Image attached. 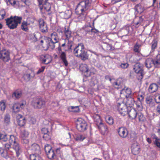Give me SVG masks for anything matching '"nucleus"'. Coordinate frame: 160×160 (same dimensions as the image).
<instances>
[{
    "mask_svg": "<svg viewBox=\"0 0 160 160\" xmlns=\"http://www.w3.org/2000/svg\"><path fill=\"white\" fill-rule=\"evenodd\" d=\"M158 89V86L156 83H153L150 85L148 90L150 92L153 93L156 92Z\"/></svg>",
    "mask_w": 160,
    "mask_h": 160,
    "instance_id": "obj_23",
    "label": "nucleus"
},
{
    "mask_svg": "<svg viewBox=\"0 0 160 160\" xmlns=\"http://www.w3.org/2000/svg\"><path fill=\"white\" fill-rule=\"evenodd\" d=\"M4 149L7 152L9 149V148H11V145L10 144L8 143H6L4 144Z\"/></svg>",
    "mask_w": 160,
    "mask_h": 160,
    "instance_id": "obj_56",
    "label": "nucleus"
},
{
    "mask_svg": "<svg viewBox=\"0 0 160 160\" xmlns=\"http://www.w3.org/2000/svg\"><path fill=\"white\" fill-rule=\"evenodd\" d=\"M80 71L88 74V76H90L91 74L90 69H89L88 66L86 64H82L80 67Z\"/></svg>",
    "mask_w": 160,
    "mask_h": 160,
    "instance_id": "obj_16",
    "label": "nucleus"
},
{
    "mask_svg": "<svg viewBox=\"0 0 160 160\" xmlns=\"http://www.w3.org/2000/svg\"><path fill=\"white\" fill-rule=\"evenodd\" d=\"M65 42H67L66 43V47H67V48H64V49L65 51H68L69 50H71V47L72 45V42L71 41L69 40V39H66L65 40Z\"/></svg>",
    "mask_w": 160,
    "mask_h": 160,
    "instance_id": "obj_28",
    "label": "nucleus"
},
{
    "mask_svg": "<svg viewBox=\"0 0 160 160\" xmlns=\"http://www.w3.org/2000/svg\"><path fill=\"white\" fill-rule=\"evenodd\" d=\"M29 26L27 23L25 21L22 22V25L21 28L22 29L25 31H27L28 30V27Z\"/></svg>",
    "mask_w": 160,
    "mask_h": 160,
    "instance_id": "obj_36",
    "label": "nucleus"
},
{
    "mask_svg": "<svg viewBox=\"0 0 160 160\" xmlns=\"http://www.w3.org/2000/svg\"><path fill=\"white\" fill-rule=\"evenodd\" d=\"M152 48L154 49L157 45V42L156 40H154L152 42Z\"/></svg>",
    "mask_w": 160,
    "mask_h": 160,
    "instance_id": "obj_54",
    "label": "nucleus"
},
{
    "mask_svg": "<svg viewBox=\"0 0 160 160\" xmlns=\"http://www.w3.org/2000/svg\"><path fill=\"white\" fill-rule=\"evenodd\" d=\"M92 0H86L80 2L76 8V12L79 14L78 19L80 21L84 20L87 14V10L91 9Z\"/></svg>",
    "mask_w": 160,
    "mask_h": 160,
    "instance_id": "obj_1",
    "label": "nucleus"
},
{
    "mask_svg": "<svg viewBox=\"0 0 160 160\" xmlns=\"http://www.w3.org/2000/svg\"><path fill=\"white\" fill-rule=\"evenodd\" d=\"M0 59L4 62H7L10 60V53L9 51L4 49L0 52Z\"/></svg>",
    "mask_w": 160,
    "mask_h": 160,
    "instance_id": "obj_13",
    "label": "nucleus"
},
{
    "mask_svg": "<svg viewBox=\"0 0 160 160\" xmlns=\"http://www.w3.org/2000/svg\"><path fill=\"white\" fill-rule=\"evenodd\" d=\"M6 15L5 11L3 9L0 10V20L3 19Z\"/></svg>",
    "mask_w": 160,
    "mask_h": 160,
    "instance_id": "obj_49",
    "label": "nucleus"
},
{
    "mask_svg": "<svg viewBox=\"0 0 160 160\" xmlns=\"http://www.w3.org/2000/svg\"><path fill=\"white\" fill-rule=\"evenodd\" d=\"M40 154H32L30 156L31 160H43L42 157L39 155Z\"/></svg>",
    "mask_w": 160,
    "mask_h": 160,
    "instance_id": "obj_25",
    "label": "nucleus"
},
{
    "mask_svg": "<svg viewBox=\"0 0 160 160\" xmlns=\"http://www.w3.org/2000/svg\"><path fill=\"white\" fill-rule=\"evenodd\" d=\"M45 69V67L44 66H42L41 67V68L39 69L38 71L37 72V74H38L41 72H43Z\"/></svg>",
    "mask_w": 160,
    "mask_h": 160,
    "instance_id": "obj_64",
    "label": "nucleus"
},
{
    "mask_svg": "<svg viewBox=\"0 0 160 160\" xmlns=\"http://www.w3.org/2000/svg\"><path fill=\"white\" fill-rule=\"evenodd\" d=\"M130 31L129 27H125L122 28L118 32L121 33L122 36H127L129 33Z\"/></svg>",
    "mask_w": 160,
    "mask_h": 160,
    "instance_id": "obj_21",
    "label": "nucleus"
},
{
    "mask_svg": "<svg viewBox=\"0 0 160 160\" xmlns=\"http://www.w3.org/2000/svg\"><path fill=\"white\" fill-rule=\"evenodd\" d=\"M18 125L21 127L23 126L26 122L25 118H21V120H18L17 121Z\"/></svg>",
    "mask_w": 160,
    "mask_h": 160,
    "instance_id": "obj_41",
    "label": "nucleus"
},
{
    "mask_svg": "<svg viewBox=\"0 0 160 160\" xmlns=\"http://www.w3.org/2000/svg\"><path fill=\"white\" fill-rule=\"evenodd\" d=\"M139 148L138 146H137L135 148H132V152L133 154L136 155L139 152Z\"/></svg>",
    "mask_w": 160,
    "mask_h": 160,
    "instance_id": "obj_45",
    "label": "nucleus"
},
{
    "mask_svg": "<svg viewBox=\"0 0 160 160\" xmlns=\"http://www.w3.org/2000/svg\"><path fill=\"white\" fill-rule=\"evenodd\" d=\"M153 66L155 68L160 67V54H158L153 60Z\"/></svg>",
    "mask_w": 160,
    "mask_h": 160,
    "instance_id": "obj_24",
    "label": "nucleus"
},
{
    "mask_svg": "<svg viewBox=\"0 0 160 160\" xmlns=\"http://www.w3.org/2000/svg\"><path fill=\"white\" fill-rule=\"evenodd\" d=\"M31 149L34 153L41 154V151L39 146L37 144L34 143L31 146Z\"/></svg>",
    "mask_w": 160,
    "mask_h": 160,
    "instance_id": "obj_19",
    "label": "nucleus"
},
{
    "mask_svg": "<svg viewBox=\"0 0 160 160\" xmlns=\"http://www.w3.org/2000/svg\"><path fill=\"white\" fill-rule=\"evenodd\" d=\"M26 105V102L24 101H23L21 102L18 103V105H19V107L20 108H23Z\"/></svg>",
    "mask_w": 160,
    "mask_h": 160,
    "instance_id": "obj_57",
    "label": "nucleus"
},
{
    "mask_svg": "<svg viewBox=\"0 0 160 160\" xmlns=\"http://www.w3.org/2000/svg\"><path fill=\"white\" fill-rule=\"evenodd\" d=\"M60 54V57L64 65L66 66H68V63L66 60V53L64 52H61V53Z\"/></svg>",
    "mask_w": 160,
    "mask_h": 160,
    "instance_id": "obj_26",
    "label": "nucleus"
},
{
    "mask_svg": "<svg viewBox=\"0 0 160 160\" xmlns=\"http://www.w3.org/2000/svg\"><path fill=\"white\" fill-rule=\"evenodd\" d=\"M152 101V98L150 96L147 97L146 99V102L147 104H149Z\"/></svg>",
    "mask_w": 160,
    "mask_h": 160,
    "instance_id": "obj_60",
    "label": "nucleus"
},
{
    "mask_svg": "<svg viewBox=\"0 0 160 160\" xmlns=\"http://www.w3.org/2000/svg\"><path fill=\"white\" fill-rule=\"evenodd\" d=\"M8 3H9L12 6H14L16 4V1L15 0H8Z\"/></svg>",
    "mask_w": 160,
    "mask_h": 160,
    "instance_id": "obj_63",
    "label": "nucleus"
},
{
    "mask_svg": "<svg viewBox=\"0 0 160 160\" xmlns=\"http://www.w3.org/2000/svg\"><path fill=\"white\" fill-rule=\"evenodd\" d=\"M4 122L7 125L9 124L10 123V117L9 115L7 114L5 115L4 118Z\"/></svg>",
    "mask_w": 160,
    "mask_h": 160,
    "instance_id": "obj_47",
    "label": "nucleus"
},
{
    "mask_svg": "<svg viewBox=\"0 0 160 160\" xmlns=\"http://www.w3.org/2000/svg\"><path fill=\"white\" fill-rule=\"evenodd\" d=\"M127 113L131 118L134 119L136 118L138 113L134 108H132L128 109L126 114Z\"/></svg>",
    "mask_w": 160,
    "mask_h": 160,
    "instance_id": "obj_17",
    "label": "nucleus"
},
{
    "mask_svg": "<svg viewBox=\"0 0 160 160\" xmlns=\"http://www.w3.org/2000/svg\"><path fill=\"white\" fill-rule=\"evenodd\" d=\"M40 60L42 63L47 64L51 62L52 60V58L50 55L47 54L41 57Z\"/></svg>",
    "mask_w": 160,
    "mask_h": 160,
    "instance_id": "obj_18",
    "label": "nucleus"
},
{
    "mask_svg": "<svg viewBox=\"0 0 160 160\" xmlns=\"http://www.w3.org/2000/svg\"><path fill=\"white\" fill-rule=\"evenodd\" d=\"M9 141V143L12 145L13 149L15 151L16 156L18 157L22 152V150L18 143V138L14 135H10Z\"/></svg>",
    "mask_w": 160,
    "mask_h": 160,
    "instance_id": "obj_4",
    "label": "nucleus"
},
{
    "mask_svg": "<svg viewBox=\"0 0 160 160\" xmlns=\"http://www.w3.org/2000/svg\"><path fill=\"white\" fill-rule=\"evenodd\" d=\"M154 97L155 102L157 103H160V94L156 93Z\"/></svg>",
    "mask_w": 160,
    "mask_h": 160,
    "instance_id": "obj_43",
    "label": "nucleus"
},
{
    "mask_svg": "<svg viewBox=\"0 0 160 160\" xmlns=\"http://www.w3.org/2000/svg\"><path fill=\"white\" fill-rule=\"evenodd\" d=\"M145 64L147 68H150L153 65V60L151 58H148L146 59Z\"/></svg>",
    "mask_w": 160,
    "mask_h": 160,
    "instance_id": "obj_22",
    "label": "nucleus"
},
{
    "mask_svg": "<svg viewBox=\"0 0 160 160\" xmlns=\"http://www.w3.org/2000/svg\"><path fill=\"white\" fill-rule=\"evenodd\" d=\"M139 18V19L138 21L135 23V24L136 26L140 24L143 21V19L142 18V17H140Z\"/></svg>",
    "mask_w": 160,
    "mask_h": 160,
    "instance_id": "obj_61",
    "label": "nucleus"
},
{
    "mask_svg": "<svg viewBox=\"0 0 160 160\" xmlns=\"http://www.w3.org/2000/svg\"><path fill=\"white\" fill-rule=\"evenodd\" d=\"M45 151L48 158L52 159L55 157L53 150L51 146L49 144H46L44 147Z\"/></svg>",
    "mask_w": 160,
    "mask_h": 160,
    "instance_id": "obj_11",
    "label": "nucleus"
},
{
    "mask_svg": "<svg viewBox=\"0 0 160 160\" xmlns=\"http://www.w3.org/2000/svg\"><path fill=\"white\" fill-rule=\"evenodd\" d=\"M136 105L137 106V107L139 110L142 111V107L141 104V102H140V103L137 102V103Z\"/></svg>",
    "mask_w": 160,
    "mask_h": 160,
    "instance_id": "obj_55",
    "label": "nucleus"
},
{
    "mask_svg": "<svg viewBox=\"0 0 160 160\" xmlns=\"http://www.w3.org/2000/svg\"><path fill=\"white\" fill-rule=\"evenodd\" d=\"M128 65H129L127 62H124L118 64V67L122 69H125L128 67Z\"/></svg>",
    "mask_w": 160,
    "mask_h": 160,
    "instance_id": "obj_40",
    "label": "nucleus"
},
{
    "mask_svg": "<svg viewBox=\"0 0 160 160\" xmlns=\"http://www.w3.org/2000/svg\"><path fill=\"white\" fill-rule=\"evenodd\" d=\"M0 154L2 156L4 157L7 154V152L4 148H0Z\"/></svg>",
    "mask_w": 160,
    "mask_h": 160,
    "instance_id": "obj_51",
    "label": "nucleus"
},
{
    "mask_svg": "<svg viewBox=\"0 0 160 160\" xmlns=\"http://www.w3.org/2000/svg\"><path fill=\"white\" fill-rule=\"evenodd\" d=\"M126 98V104L123 102L121 103H118L117 105L118 111L123 116H125L126 114L128 109L132 108V106L134 102L133 98L131 97Z\"/></svg>",
    "mask_w": 160,
    "mask_h": 160,
    "instance_id": "obj_2",
    "label": "nucleus"
},
{
    "mask_svg": "<svg viewBox=\"0 0 160 160\" xmlns=\"http://www.w3.org/2000/svg\"><path fill=\"white\" fill-rule=\"evenodd\" d=\"M145 97V93L142 92H139L138 97V99L140 102H142L143 101Z\"/></svg>",
    "mask_w": 160,
    "mask_h": 160,
    "instance_id": "obj_34",
    "label": "nucleus"
},
{
    "mask_svg": "<svg viewBox=\"0 0 160 160\" xmlns=\"http://www.w3.org/2000/svg\"><path fill=\"white\" fill-rule=\"evenodd\" d=\"M126 95L127 96V98L129 97V95L131 93V91L130 89L129 88H127L126 89Z\"/></svg>",
    "mask_w": 160,
    "mask_h": 160,
    "instance_id": "obj_62",
    "label": "nucleus"
},
{
    "mask_svg": "<svg viewBox=\"0 0 160 160\" xmlns=\"http://www.w3.org/2000/svg\"><path fill=\"white\" fill-rule=\"evenodd\" d=\"M0 140L4 142L7 141L8 140V138L7 135L0 133Z\"/></svg>",
    "mask_w": 160,
    "mask_h": 160,
    "instance_id": "obj_48",
    "label": "nucleus"
},
{
    "mask_svg": "<svg viewBox=\"0 0 160 160\" xmlns=\"http://www.w3.org/2000/svg\"><path fill=\"white\" fill-rule=\"evenodd\" d=\"M50 134V132H49L47 134L43 135V138L46 141L49 140L51 138V136Z\"/></svg>",
    "mask_w": 160,
    "mask_h": 160,
    "instance_id": "obj_52",
    "label": "nucleus"
},
{
    "mask_svg": "<svg viewBox=\"0 0 160 160\" xmlns=\"http://www.w3.org/2000/svg\"><path fill=\"white\" fill-rule=\"evenodd\" d=\"M29 135L28 132L26 130H23L21 131L20 137L22 138H27Z\"/></svg>",
    "mask_w": 160,
    "mask_h": 160,
    "instance_id": "obj_33",
    "label": "nucleus"
},
{
    "mask_svg": "<svg viewBox=\"0 0 160 160\" xmlns=\"http://www.w3.org/2000/svg\"><path fill=\"white\" fill-rule=\"evenodd\" d=\"M45 103L44 101L42 99L35 98L32 100V104L35 108L40 109L44 107Z\"/></svg>",
    "mask_w": 160,
    "mask_h": 160,
    "instance_id": "obj_9",
    "label": "nucleus"
},
{
    "mask_svg": "<svg viewBox=\"0 0 160 160\" xmlns=\"http://www.w3.org/2000/svg\"><path fill=\"white\" fill-rule=\"evenodd\" d=\"M118 132L119 136L123 138H126L128 134V130L127 128L124 127L119 128L118 130Z\"/></svg>",
    "mask_w": 160,
    "mask_h": 160,
    "instance_id": "obj_15",
    "label": "nucleus"
},
{
    "mask_svg": "<svg viewBox=\"0 0 160 160\" xmlns=\"http://www.w3.org/2000/svg\"><path fill=\"white\" fill-rule=\"evenodd\" d=\"M22 18L20 17L11 16L10 18L6 19L7 25L10 29H13L16 28L19 24H20Z\"/></svg>",
    "mask_w": 160,
    "mask_h": 160,
    "instance_id": "obj_5",
    "label": "nucleus"
},
{
    "mask_svg": "<svg viewBox=\"0 0 160 160\" xmlns=\"http://www.w3.org/2000/svg\"><path fill=\"white\" fill-rule=\"evenodd\" d=\"M143 65L140 63H136L134 66L133 69L135 72L138 73L140 79L143 77Z\"/></svg>",
    "mask_w": 160,
    "mask_h": 160,
    "instance_id": "obj_12",
    "label": "nucleus"
},
{
    "mask_svg": "<svg viewBox=\"0 0 160 160\" xmlns=\"http://www.w3.org/2000/svg\"><path fill=\"white\" fill-rule=\"evenodd\" d=\"M87 123L83 119L79 118L77 121L76 127L78 131L80 132L84 131L86 129Z\"/></svg>",
    "mask_w": 160,
    "mask_h": 160,
    "instance_id": "obj_10",
    "label": "nucleus"
},
{
    "mask_svg": "<svg viewBox=\"0 0 160 160\" xmlns=\"http://www.w3.org/2000/svg\"><path fill=\"white\" fill-rule=\"evenodd\" d=\"M86 138V137L84 135L78 134L76 136L75 139L77 141H82Z\"/></svg>",
    "mask_w": 160,
    "mask_h": 160,
    "instance_id": "obj_35",
    "label": "nucleus"
},
{
    "mask_svg": "<svg viewBox=\"0 0 160 160\" xmlns=\"http://www.w3.org/2000/svg\"><path fill=\"white\" fill-rule=\"evenodd\" d=\"M6 108V101L2 100L0 102V108L1 110L4 111Z\"/></svg>",
    "mask_w": 160,
    "mask_h": 160,
    "instance_id": "obj_38",
    "label": "nucleus"
},
{
    "mask_svg": "<svg viewBox=\"0 0 160 160\" xmlns=\"http://www.w3.org/2000/svg\"><path fill=\"white\" fill-rule=\"evenodd\" d=\"M137 138L136 134L134 132H132L130 135V139L131 141H134Z\"/></svg>",
    "mask_w": 160,
    "mask_h": 160,
    "instance_id": "obj_39",
    "label": "nucleus"
},
{
    "mask_svg": "<svg viewBox=\"0 0 160 160\" xmlns=\"http://www.w3.org/2000/svg\"><path fill=\"white\" fill-rule=\"evenodd\" d=\"M41 132L44 135L49 132L48 129L46 128H43L42 129Z\"/></svg>",
    "mask_w": 160,
    "mask_h": 160,
    "instance_id": "obj_59",
    "label": "nucleus"
},
{
    "mask_svg": "<svg viewBox=\"0 0 160 160\" xmlns=\"http://www.w3.org/2000/svg\"><path fill=\"white\" fill-rule=\"evenodd\" d=\"M35 76V72L33 71H31L29 73L25 75L24 76V78L26 81H28L32 79Z\"/></svg>",
    "mask_w": 160,
    "mask_h": 160,
    "instance_id": "obj_20",
    "label": "nucleus"
},
{
    "mask_svg": "<svg viewBox=\"0 0 160 160\" xmlns=\"http://www.w3.org/2000/svg\"><path fill=\"white\" fill-rule=\"evenodd\" d=\"M137 116L138 119L139 121L142 122L144 121L145 118L142 113L141 112L138 113Z\"/></svg>",
    "mask_w": 160,
    "mask_h": 160,
    "instance_id": "obj_46",
    "label": "nucleus"
},
{
    "mask_svg": "<svg viewBox=\"0 0 160 160\" xmlns=\"http://www.w3.org/2000/svg\"><path fill=\"white\" fill-rule=\"evenodd\" d=\"M135 9L138 13H141L144 11V8L143 6L140 4H138L135 6Z\"/></svg>",
    "mask_w": 160,
    "mask_h": 160,
    "instance_id": "obj_29",
    "label": "nucleus"
},
{
    "mask_svg": "<svg viewBox=\"0 0 160 160\" xmlns=\"http://www.w3.org/2000/svg\"><path fill=\"white\" fill-rule=\"evenodd\" d=\"M25 22L29 26H31L34 22V19L32 18H28Z\"/></svg>",
    "mask_w": 160,
    "mask_h": 160,
    "instance_id": "obj_42",
    "label": "nucleus"
},
{
    "mask_svg": "<svg viewBox=\"0 0 160 160\" xmlns=\"http://www.w3.org/2000/svg\"><path fill=\"white\" fill-rule=\"evenodd\" d=\"M18 105V102L14 103L12 107V111L15 113L18 112L20 110V108Z\"/></svg>",
    "mask_w": 160,
    "mask_h": 160,
    "instance_id": "obj_30",
    "label": "nucleus"
},
{
    "mask_svg": "<svg viewBox=\"0 0 160 160\" xmlns=\"http://www.w3.org/2000/svg\"><path fill=\"white\" fill-rule=\"evenodd\" d=\"M139 45L136 44L134 48V51L135 52L139 53Z\"/></svg>",
    "mask_w": 160,
    "mask_h": 160,
    "instance_id": "obj_58",
    "label": "nucleus"
},
{
    "mask_svg": "<svg viewBox=\"0 0 160 160\" xmlns=\"http://www.w3.org/2000/svg\"><path fill=\"white\" fill-rule=\"evenodd\" d=\"M120 94H121V97L122 98H124V97L126 98H127V96L126 95V89H123L120 91Z\"/></svg>",
    "mask_w": 160,
    "mask_h": 160,
    "instance_id": "obj_50",
    "label": "nucleus"
},
{
    "mask_svg": "<svg viewBox=\"0 0 160 160\" xmlns=\"http://www.w3.org/2000/svg\"><path fill=\"white\" fill-rule=\"evenodd\" d=\"M64 33L65 36L66 37V39H69L71 36V32L69 30L68 28H65Z\"/></svg>",
    "mask_w": 160,
    "mask_h": 160,
    "instance_id": "obj_31",
    "label": "nucleus"
},
{
    "mask_svg": "<svg viewBox=\"0 0 160 160\" xmlns=\"http://www.w3.org/2000/svg\"><path fill=\"white\" fill-rule=\"evenodd\" d=\"M153 138L155 139L153 142L154 144L158 148H160V139L155 135H153Z\"/></svg>",
    "mask_w": 160,
    "mask_h": 160,
    "instance_id": "obj_27",
    "label": "nucleus"
},
{
    "mask_svg": "<svg viewBox=\"0 0 160 160\" xmlns=\"http://www.w3.org/2000/svg\"><path fill=\"white\" fill-rule=\"evenodd\" d=\"M106 122L109 125H112L113 123V120L112 117H107L106 118Z\"/></svg>",
    "mask_w": 160,
    "mask_h": 160,
    "instance_id": "obj_44",
    "label": "nucleus"
},
{
    "mask_svg": "<svg viewBox=\"0 0 160 160\" xmlns=\"http://www.w3.org/2000/svg\"><path fill=\"white\" fill-rule=\"evenodd\" d=\"M93 27L90 24L87 25V27L86 28V30H87L88 32L91 31L93 32Z\"/></svg>",
    "mask_w": 160,
    "mask_h": 160,
    "instance_id": "obj_53",
    "label": "nucleus"
},
{
    "mask_svg": "<svg viewBox=\"0 0 160 160\" xmlns=\"http://www.w3.org/2000/svg\"><path fill=\"white\" fill-rule=\"evenodd\" d=\"M38 22L40 31L43 33L47 32L48 31V27L44 20L40 18L39 19Z\"/></svg>",
    "mask_w": 160,
    "mask_h": 160,
    "instance_id": "obj_14",
    "label": "nucleus"
},
{
    "mask_svg": "<svg viewBox=\"0 0 160 160\" xmlns=\"http://www.w3.org/2000/svg\"><path fill=\"white\" fill-rule=\"evenodd\" d=\"M41 12L44 13L50 10L51 7L48 0H37Z\"/></svg>",
    "mask_w": 160,
    "mask_h": 160,
    "instance_id": "obj_8",
    "label": "nucleus"
},
{
    "mask_svg": "<svg viewBox=\"0 0 160 160\" xmlns=\"http://www.w3.org/2000/svg\"><path fill=\"white\" fill-rule=\"evenodd\" d=\"M48 41L47 48L52 49H54L55 48V44L59 41V38L57 33L56 32H53L51 33L50 36L49 38H46Z\"/></svg>",
    "mask_w": 160,
    "mask_h": 160,
    "instance_id": "obj_6",
    "label": "nucleus"
},
{
    "mask_svg": "<svg viewBox=\"0 0 160 160\" xmlns=\"http://www.w3.org/2000/svg\"><path fill=\"white\" fill-rule=\"evenodd\" d=\"M121 80V79H119L116 82H114L113 85L115 88H117V89H119L120 88L122 84L120 82Z\"/></svg>",
    "mask_w": 160,
    "mask_h": 160,
    "instance_id": "obj_37",
    "label": "nucleus"
},
{
    "mask_svg": "<svg viewBox=\"0 0 160 160\" xmlns=\"http://www.w3.org/2000/svg\"><path fill=\"white\" fill-rule=\"evenodd\" d=\"M73 52L75 56L79 57L83 60L88 58V56L85 51L84 46L82 43L78 44L74 48Z\"/></svg>",
    "mask_w": 160,
    "mask_h": 160,
    "instance_id": "obj_3",
    "label": "nucleus"
},
{
    "mask_svg": "<svg viewBox=\"0 0 160 160\" xmlns=\"http://www.w3.org/2000/svg\"><path fill=\"white\" fill-rule=\"evenodd\" d=\"M22 92L20 91H16L12 94V97L16 98H19L21 96Z\"/></svg>",
    "mask_w": 160,
    "mask_h": 160,
    "instance_id": "obj_32",
    "label": "nucleus"
},
{
    "mask_svg": "<svg viewBox=\"0 0 160 160\" xmlns=\"http://www.w3.org/2000/svg\"><path fill=\"white\" fill-rule=\"evenodd\" d=\"M94 121L96 122V124L98 128L102 135H105L107 133L108 129L107 126L103 123L99 115H96L94 117Z\"/></svg>",
    "mask_w": 160,
    "mask_h": 160,
    "instance_id": "obj_7",
    "label": "nucleus"
}]
</instances>
